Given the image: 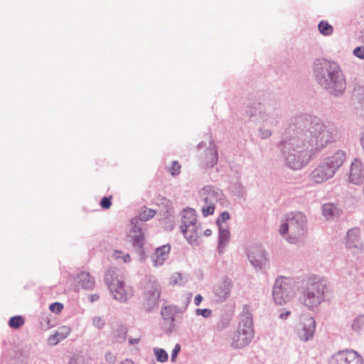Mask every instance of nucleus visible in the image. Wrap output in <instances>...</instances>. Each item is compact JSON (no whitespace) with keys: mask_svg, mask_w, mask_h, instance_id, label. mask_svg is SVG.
<instances>
[{"mask_svg":"<svg viewBox=\"0 0 364 364\" xmlns=\"http://www.w3.org/2000/svg\"><path fill=\"white\" fill-rule=\"evenodd\" d=\"M295 125L291 119L278 148L286 165L293 170H299L309 164L315 154L308 144L305 134L294 127Z\"/></svg>","mask_w":364,"mask_h":364,"instance_id":"1","label":"nucleus"},{"mask_svg":"<svg viewBox=\"0 0 364 364\" xmlns=\"http://www.w3.org/2000/svg\"><path fill=\"white\" fill-rule=\"evenodd\" d=\"M292 120L296 124L294 127L305 134L314 154L336 140L337 132L333 126L326 124L317 117L302 114L295 116Z\"/></svg>","mask_w":364,"mask_h":364,"instance_id":"2","label":"nucleus"},{"mask_svg":"<svg viewBox=\"0 0 364 364\" xmlns=\"http://www.w3.org/2000/svg\"><path fill=\"white\" fill-rule=\"evenodd\" d=\"M314 73L316 82L328 94L336 97L343 94L346 87V80L337 63L318 59L314 63Z\"/></svg>","mask_w":364,"mask_h":364,"instance_id":"3","label":"nucleus"},{"mask_svg":"<svg viewBox=\"0 0 364 364\" xmlns=\"http://www.w3.org/2000/svg\"><path fill=\"white\" fill-rule=\"evenodd\" d=\"M327 291L326 279L316 275L311 276L301 289L300 301L309 310L313 311L326 300Z\"/></svg>","mask_w":364,"mask_h":364,"instance_id":"4","label":"nucleus"},{"mask_svg":"<svg viewBox=\"0 0 364 364\" xmlns=\"http://www.w3.org/2000/svg\"><path fill=\"white\" fill-rule=\"evenodd\" d=\"M286 222L279 228L282 235L291 244L301 242L307 233V218L304 213L299 211L290 212L286 214Z\"/></svg>","mask_w":364,"mask_h":364,"instance_id":"5","label":"nucleus"},{"mask_svg":"<svg viewBox=\"0 0 364 364\" xmlns=\"http://www.w3.org/2000/svg\"><path fill=\"white\" fill-rule=\"evenodd\" d=\"M346 159V154L338 150L333 155L325 158L310 173L311 180L316 183H321L331 178L336 171Z\"/></svg>","mask_w":364,"mask_h":364,"instance_id":"6","label":"nucleus"},{"mask_svg":"<svg viewBox=\"0 0 364 364\" xmlns=\"http://www.w3.org/2000/svg\"><path fill=\"white\" fill-rule=\"evenodd\" d=\"M250 112L252 117L255 116L263 126L267 127H277L283 117V111L276 101L253 105Z\"/></svg>","mask_w":364,"mask_h":364,"instance_id":"7","label":"nucleus"},{"mask_svg":"<svg viewBox=\"0 0 364 364\" xmlns=\"http://www.w3.org/2000/svg\"><path fill=\"white\" fill-rule=\"evenodd\" d=\"M254 337L252 315L249 311H244L237 330L232 338L231 346L242 348L249 345Z\"/></svg>","mask_w":364,"mask_h":364,"instance_id":"8","label":"nucleus"},{"mask_svg":"<svg viewBox=\"0 0 364 364\" xmlns=\"http://www.w3.org/2000/svg\"><path fill=\"white\" fill-rule=\"evenodd\" d=\"M156 215V210L151 208H144L138 215L137 217L132 219V223L134 225L132 231L129 235L132 246L140 253L141 255L144 254V235L141 232L139 222H144L150 220Z\"/></svg>","mask_w":364,"mask_h":364,"instance_id":"9","label":"nucleus"},{"mask_svg":"<svg viewBox=\"0 0 364 364\" xmlns=\"http://www.w3.org/2000/svg\"><path fill=\"white\" fill-rule=\"evenodd\" d=\"M225 196L219 188L206 186L200 191L201 211L204 216L213 215L216 203H223Z\"/></svg>","mask_w":364,"mask_h":364,"instance_id":"10","label":"nucleus"},{"mask_svg":"<svg viewBox=\"0 0 364 364\" xmlns=\"http://www.w3.org/2000/svg\"><path fill=\"white\" fill-rule=\"evenodd\" d=\"M294 296L291 280L289 278L281 277L276 279L273 289L272 297L278 305L287 303Z\"/></svg>","mask_w":364,"mask_h":364,"instance_id":"11","label":"nucleus"},{"mask_svg":"<svg viewBox=\"0 0 364 364\" xmlns=\"http://www.w3.org/2000/svg\"><path fill=\"white\" fill-rule=\"evenodd\" d=\"M184 310L175 305L163 306L161 310V315L164 319L163 330L167 333H173L176 329V322L181 319Z\"/></svg>","mask_w":364,"mask_h":364,"instance_id":"12","label":"nucleus"},{"mask_svg":"<svg viewBox=\"0 0 364 364\" xmlns=\"http://www.w3.org/2000/svg\"><path fill=\"white\" fill-rule=\"evenodd\" d=\"M328 364H363V359L357 351L345 349L334 353L329 359Z\"/></svg>","mask_w":364,"mask_h":364,"instance_id":"13","label":"nucleus"},{"mask_svg":"<svg viewBox=\"0 0 364 364\" xmlns=\"http://www.w3.org/2000/svg\"><path fill=\"white\" fill-rule=\"evenodd\" d=\"M161 287L155 282H149L146 283L144 291V308L147 312L151 311L158 306L159 297L161 295Z\"/></svg>","mask_w":364,"mask_h":364,"instance_id":"14","label":"nucleus"},{"mask_svg":"<svg viewBox=\"0 0 364 364\" xmlns=\"http://www.w3.org/2000/svg\"><path fill=\"white\" fill-rule=\"evenodd\" d=\"M233 287L232 279L228 277L215 284L213 287V293L218 302L225 301L230 296Z\"/></svg>","mask_w":364,"mask_h":364,"instance_id":"15","label":"nucleus"},{"mask_svg":"<svg viewBox=\"0 0 364 364\" xmlns=\"http://www.w3.org/2000/svg\"><path fill=\"white\" fill-rule=\"evenodd\" d=\"M316 329V321L311 316L304 317L297 329V335L300 340L308 341L313 338Z\"/></svg>","mask_w":364,"mask_h":364,"instance_id":"16","label":"nucleus"},{"mask_svg":"<svg viewBox=\"0 0 364 364\" xmlns=\"http://www.w3.org/2000/svg\"><path fill=\"white\" fill-rule=\"evenodd\" d=\"M247 257L251 264L259 269L267 260L264 248L259 245L252 246L248 249Z\"/></svg>","mask_w":364,"mask_h":364,"instance_id":"17","label":"nucleus"},{"mask_svg":"<svg viewBox=\"0 0 364 364\" xmlns=\"http://www.w3.org/2000/svg\"><path fill=\"white\" fill-rule=\"evenodd\" d=\"M188 242L193 245H199V237L201 234L200 224L197 222L187 227L181 228Z\"/></svg>","mask_w":364,"mask_h":364,"instance_id":"18","label":"nucleus"},{"mask_svg":"<svg viewBox=\"0 0 364 364\" xmlns=\"http://www.w3.org/2000/svg\"><path fill=\"white\" fill-rule=\"evenodd\" d=\"M218 160V150L214 142L213 141H210L209 147L205 151L203 156L201 159V163L204 166L213 168L217 164Z\"/></svg>","mask_w":364,"mask_h":364,"instance_id":"19","label":"nucleus"},{"mask_svg":"<svg viewBox=\"0 0 364 364\" xmlns=\"http://www.w3.org/2000/svg\"><path fill=\"white\" fill-rule=\"evenodd\" d=\"M360 231L358 228H352L347 232L346 237V246L348 249L360 251L363 245L360 240Z\"/></svg>","mask_w":364,"mask_h":364,"instance_id":"20","label":"nucleus"},{"mask_svg":"<svg viewBox=\"0 0 364 364\" xmlns=\"http://www.w3.org/2000/svg\"><path fill=\"white\" fill-rule=\"evenodd\" d=\"M349 180L353 184H360L364 181V166L357 159L351 164Z\"/></svg>","mask_w":364,"mask_h":364,"instance_id":"21","label":"nucleus"},{"mask_svg":"<svg viewBox=\"0 0 364 364\" xmlns=\"http://www.w3.org/2000/svg\"><path fill=\"white\" fill-rule=\"evenodd\" d=\"M113 295V298L120 302H125L132 296V291L127 287L125 283L122 281L115 285L113 289V292H111Z\"/></svg>","mask_w":364,"mask_h":364,"instance_id":"22","label":"nucleus"},{"mask_svg":"<svg viewBox=\"0 0 364 364\" xmlns=\"http://www.w3.org/2000/svg\"><path fill=\"white\" fill-rule=\"evenodd\" d=\"M171 251V245L166 244L157 247L155 252L151 255V261L155 267L161 266L164 262L168 258Z\"/></svg>","mask_w":364,"mask_h":364,"instance_id":"23","label":"nucleus"},{"mask_svg":"<svg viewBox=\"0 0 364 364\" xmlns=\"http://www.w3.org/2000/svg\"><path fill=\"white\" fill-rule=\"evenodd\" d=\"M118 272L114 267H109L105 272L104 281L110 292H113L115 285L122 282L118 277Z\"/></svg>","mask_w":364,"mask_h":364,"instance_id":"24","label":"nucleus"},{"mask_svg":"<svg viewBox=\"0 0 364 364\" xmlns=\"http://www.w3.org/2000/svg\"><path fill=\"white\" fill-rule=\"evenodd\" d=\"M218 251L220 254H223L224 249L230 240V233L228 225L218 227Z\"/></svg>","mask_w":364,"mask_h":364,"instance_id":"25","label":"nucleus"},{"mask_svg":"<svg viewBox=\"0 0 364 364\" xmlns=\"http://www.w3.org/2000/svg\"><path fill=\"white\" fill-rule=\"evenodd\" d=\"M77 281L82 288L85 289H92L95 284L94 278L86 272H81L77 274Z\"/></svg>","mask_w":364,"mask_h":364,"instance_id":"26","label":"nucleus"},{"mask_svg":"<svg viewBox=\"0 0 364 364\" xmlns=\"http://www.w3.org/2000/svg\"><path fill=\"white\" fill-rule=\"evenodd\" d=\"M70 333V328H68L67 326H63L54 334L50 335L48 337V341L49 344H50L52 346H55L59 342H60L61 341H63V339L67 338Z\"/></svg>","mask_w":364,"mask_h":364,"instance_id":"27","label":"nucleus"},{"mask_svg":"<svg viewBox=\"0 0 364 364\" xmlns=\"http://www.w3.org/2000/svg\"><path fill=\"white\" fill-rule=\"evenodd\" d=\"M181 217V228L183 227H187L189 225H192L198 222L196 213L192 208L184 209L182 212Z\"/></svg>","mask_w":364,"mask_h":364,"instance_id":"28","label":"nucleus"},{"mask_svg":"<svg viewBox=\"0 0 364 364\" xmlns=\"http://www.w3.org/2000/svg\"><path fill=\"white\" fill-rule=\"evenodd\" d=\"M322 212L326 220L333 219L340 214L339 209L335 204L331 203L323 204L322 206Z\"/></svg>","mask_w":364,"mask_h":364,"instance_id":"29","label":"nucleus"},{"mask_svg":"<svg viewBox=\"0 0 364 364\" xmlns=\"http://www.w3.org/2000/svg\"><path fill=\"white\" fill-rule=\"evenodd\" d=\"M318 29L320 33L324 36H329L333 32V26L325 20H322L318 23Z\"/></svg>","mask_w":364,"mask_h":364,"instance_id":"30","label":"nucleus"},{"mask_svg":"<svg viewBox=\"0 0 364 364\" xmlns=\"http://www.w3.org/2000/svg\"><path fill=\"white\" fill-rule=\"evenodd\" d=\"M352 330L357 333H360L364 331V315L361 314L356 316L352 324H351Z\"/></svg>","mask_w":364,"mask_h":364,"instance_id":"31","label":"nucleus"},{"mask_svg":"<svg viewBox=\"0 0 364 364\" xmlns=\"http://www.w3.org/2000/svg\"><path fill=\"white\" fill-rule=\"evenodd\" d=\"M127 329L126 327L121 326L114 332L115 341L118 343H123L127 338Z\"/></svg>","mask_w":364,"mask_h":364,"instance_id":"32","label":"nucleus"},{"mask_svg":"<svg viewBox=\"0 0 364 364\" xmlns=\"http://www.w3.org/2000/svg\"><path fill=\"white\" fill-rule=\"evenodd\" d=\"M69 364H90V358L79 354H75L70 358Z\"/></svg>","mask_w":364,"mask_h":364,"instance_id":"33","label":"nucleus"},{"mask_svg":"<svg viewBox=\"0 0 364 364\" xmlns=\"http://www.w3.org/2000/svg\"><path fill=\"white\" fill-rule=\"evenodd\" d=\"M154 353L157 361L164 363L168 360V355L165 350L159 348H154Z\"/></svg>","mask_w":364,"mask_h":364,"instance_id":"34","label":"nucleus"},{"mask_svg":"<svg viewBox=\"0 0 364 364\" xmlns=\"http://www.w3.org/2000/svg\"><path fill=\"white\" fill-rule=\"evenodd\" d=\"M24 323V319L21 316H15L9 321V325L12 328H18Z\"/></svg>","mask_w":364,"mask_h":364,"instance_id":"35","label":"nucleus"},{"mask_svg":"<svg viewBox=\"0 0 364 364\" xmlns=\"http://www.w3.org/2000/svg\"><path fill=\"white\" fill-rule=\"evenodd\" d=\"M230 317L227 315L221 316L217 323V328L218 330L225 329L230 325Z\"/></svg>","mask_w":364,"mask_h":364,"instance_id":"36","label":"nucleus"},{"mask_svg":"<svg viewBox=\"0 0 364 364\" xmlns=\"http://www.w3.org/2000/svg\"><path fill=\"white\" fill-rule=\"evenodd\" d=\"M230 219V214L228 211H223L218 216L216 224L218 227L228 225L226 222Z\"/></svg>","mask_w":364,"mask_h":364,"instance_id":"37","label":"nucleus"},{"mask_svg":"<svg viewBox=\"0 0 364 364\" xmlns=\"http://www.w3.org/2000/svg\"><path fill=\"white\" fill-rule=\"evenodd\" d=\"M182 280H183L182 274L178 272H176L171 275V277L170 278V283L173 285H175V284L181 285L183 283Z\"/></svg>","mask_w":364,"mask_h":364,"instance_id":"38","label":"nucleus"},{"mask_svg":"<svg viewBox=\"0 0 364 364\" xmlns=\"http://www.w3.org/2000/svg\"><path fill=\"white\" fill-rule=\"evenodd\" d=\"M92 324L96 328L100 330L104 328L105 321L101 316H95L92 318Z\"/></svg>","mask_w":364,"mask_h":364,"instance_id":"39","label":"nucleus"},{"mask_svg":"<svg viewBox=\"0 0 364 364\" xmlns=\"http://www.w3.org/2000/svg\"><path fill=\"white\" fill-rule=\"evenodd\" d=\"M264 127L265 126H263L259 129V136L263 139H266L272 135V132L270 130L271 127L265 128Z\"/></svg>","mask_w":364,"mask_h":364,"instance_id":"40","label":"nucleus"},{"mask_svg":"<svg viewBox=\"0 0 364 364\" xmlns=\"http://www.w3.org/2000/svg\"><path fill=\"white\" fill-rule=\"evenodd\" d=\"M181 170V165L177 161H174L172 163L171 167L169 169V171L172 176L178 175Z\"/></svg>","mask_w":364,"mask_h":364,"instance_id":"41","label":"nucleus"},{"mask_svg":"<svg viewBox=\"0 0 364 364\" xmlns=\"http://www.w3.org/2000/svg\"><path fill=\"white\" fill-rule=\"evenodd\" d=\"M196 314L198 316H202L204 318H209L212 315V311L210 309H197Z\"/></svg>","mask_w":364,"mask_h":364,"instance_id":"42","label":"nucleus"},{"mask_svg":"<svg viewBox=\"0 0 364 364\" xmlns=\"http://www.w3.org/2000/svg\"><path fill=\"white\" fill-rule=\"evenodd\" d=\"M49 309L52 312L58 314L62 311L63 305L60 302H54L50 305Z\"/></svg>","mask_w":364,"mask_h":364,"instance_id":"43","label":"nucleus"},{"mask_svg":"<svg viewBox=\"0 0 364 364\" xmlns=\"http://www.w3.org/2000/svg\"><path fill=\"white\" fill-rule=\"evenodd\" d=\"M353 53L357 58L364 59V46L355 48Z\"/></svg>","mask_w":364,"mask_h":364,"instance_id":"44","label":"nucleus"},{"mask_svg":"<svg viewBox=\"0 0 364 364\" xmlns=\"http://www.w3.org/2000/svg\"><path fill=\"white\" fill-rule=\"evenodd\" d=\"M10 364H27V358L20 354L18 357L11 360Z\"/></svg>","mask_w":364,"mask_h":364,"instance_id":"45","label":"nucleus"},{"mask_svg":"<svg viewBox=\"0 0 364 364\" xmlns=\"http://www.w3.org/2000/svg\"><path fill=\"white\" fill-rule=\"evenodd\" d=\"M112 205L111 197H104L100 201V205L105 209H108Z\"/></svg>","mask_w":364,"mask_h":364,"instance_id":"46","label":"nucleus"},{"mask_svg":"<svg viewBox=\"0 0 364 364\" xmlns=\"http://www.w3.org/2000/svg\"><path fill=\"white\" fill-rule=\"evenodd\" d=\"M105 357V360L110 364H114L117 360L116 355L111 352H107Z\"/></svg>","mask_w":364,"mask_h":364,"instance_id":"47","label":"nucleus"},{"mask_svg":"<svg viewBox=\"0 0 364 364\" xmlns=\"http://www.w3.org/2000/svg\"><path fill=\"white\" fill-rule=\"evenodd\" d=\"M181 350V346L179 343H176L172 350L171 360L172 362H174L176 360V358L177 357L178 353Z\"/></svg>","mask_w":364,"mask_h":364,"instance_id":"48","label":"nucleus"},{"mask_svg":"<svg viewBox=\"0 0 364 364\" xmlns=\"http://www.w3.org/2000/svg\"><path fill=\"white\" fill-rule=\"evenodd\" d=\"M234 191L235 194L238 197H243L245 195L244 188L241 184H236Z\"/></svg>","mask_w":364,"mask_h":364,"instance_id":"49","label":"nucleus"},{"mask_svg":"<svg viewBox=\"0 0 364 364\" xmlns=\"http://www.w3.org/2000/svg\"><path fill=\"white\" fill-rule=\"evenodd\" d=\"M140 341H141V337H138L136 338H129V345H135V344L139 343L140 342Z\"/></svg>","mask_w":364,"mask_h":364,"instance_id":"50","label":"nucleus"},{"mask_svg":"<svg viewBox=\"0 0 364 364\" xmlns=\"http://www.w3.org/2000/svg\"><path fill=\"white\" fill-rule=\"evenodd\" d=\"M203 299V297L200 294H197L194 298V303L196 306H198L201 301Z\"/></svg>","mask_w":364,"mask_h":364,"instance_id":"51","label":"nucleus"},{"mask_svg":"<svg viewBox=\"0 0 364 364\" xmlns=\"http://www.w3.org/2000/svg\"><path fill=\"white\" fill-rule=\"evenodd\" d=\"M290 314H291V311H286L282 312V313L280 314L279 318L281 319L284 320V319H287Z\"/></svg>","mask_w":364,"mask_h":364,"instance_id":"52","label":"nucleus"},{"mask_svg":"<svg viewBox=\"0 0 364 364\" xmlns=\"http://www.w3.org/2000/svg\"><path fill=\"white\" fill-rule=\"evenodd\" d=\"M100 296L98 294H91L90 296H89V300L91 301V302H95L96 301H97L99 299Z\"/></svg>","mask_w":364,"mask_h":364,"instance_id":"53","label":"nucleus"},{"mask_svg":"<svg viewBox=\"0 0 364 364\" xmlns=\"http://www.w3.org/2000/svg\"><path fill=\"white\" fill-rule=\"evenodd\" d=\"M123 253L120 251H115L114 252V256L116 259H120L122 258V257H123Z\"/></svg>","mask_w":364,"mask_h":364,"instance_id":"54","label":"nucleus"},{"mask_svg":"<svg viewBox=\"0 0 364 364\" xmlns=\"http://www.w3.org/2000/svg\"><path fill=\"white\" fill-rule=\"evenodd\" d=\"M122 259L124 262H128L130 261V256L129 254L124 255L122 257Z\"/></svg>","mask_w":364,"mask_h":364,"instance_id":"55","label":"nucleus"},{"mask_svg":"<svg viewBox=\"0 0 364 364\" xmlns=\"http://www.w3.org/2000/svg\"><path fill=\"white\" fill-rule=\"evenodd\" d=\"M212 234V231L210 229H207L204 231V235L205 236H210Z\"/></svg>","mask_w":364,"mask_h":364,"instance_id":"56","label":"nucleus"},{"mask_svg":"<svg viewBox=\"0 0 364 364\" xmlns=\"http://www.w3.org/2000/svg\"><path fill=\"white\" fill-rule=\"evenodd\" d=\"M204 146H205V144H204L203 141H201V142H200V143L198 144V149H201V148H202V147H203Z\"/></svg>","mask_w":364,"mask_h":364,"instance_id":"57","label":"nucleus"},{"mask_svg":"<svg viewBox=\"0 0 364 364\" xmlns=\"http://www.w3.org/2000/svg\"><path fill=\"white\" fill-rule=\"evenodd\" d=\"M164 203H165V205L166 206L168 207L170 205V201L166 200V199H164Z\"/></svg>","mask_w":364,"mask_h":364,"instance_id":"58","label":"nucleus"}]
</instances>
